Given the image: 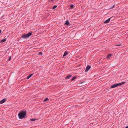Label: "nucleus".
<instances>
[{
	"label": "nucleus",
	"mask_w": 128,
	"mask_h": 128,
	"mask_svg": "<svg viewBox=\"0 0 128 128\" xmlns=\"http://www.w3.org/2000/svg\"><path fill=\"white\" fill-rule=\"evenodd\" d=\"M26 111L24 110L21 111L18 114V116L19 118L21 119L24 118L26 116Z\"/></svg>",
	"instance_id": "obj_1"
},
{
	"label": "nucleus",
	"mask_w": 128,
	"mask_h": 128,
	"mask_svg": "<svg viewBox=\"0 0 128 128\" xmlns=\"http://www.w3.org/2000/svg\"><path fill=\"white\" fill-rule=\"evenodd\" d=\"M125 83L124 82H123L120 83L118 84H114L112 85L111 86V88H113L119 86H121L124 84Z\"/></svg>",
	"instance_id": "obj_2"
},
{
	"label": "nucleus",
	"mask_w": 128,
	"mask_h": 128,
	"mask_svg": "<svg viewBox=\"0 0 128 128\" xmlns=\"http://www.w3.org/2000/svg\"><path fill=\"white\" fill-rule=\"evenodd\" d=\"M32 33L31 32L28 33L27 34H25L22 36V38L25 39L27 38H28L32 34Z\"/></svg>",
	"instance_id": "obj_3"
},
{
	"label": "nucleus",
	"mask_w": 128,
	"mask_h": 128,
	"mask_svg": "<svg viewBox=\"0 0 128 128\" xmlns=\"http://www.w3.org/2000/svg\"><path fill=\"white\" fill-rule=\"evenodd\" d=\"M91 66L90 65H88L86 67L85 71V72H87L91 68Z\"/></svg>",
	"instance_id": "obj_4"
},
{
	"label": "nucleus",
	"mask_w": 128,
	"mask_h": 128,
	"mask_svg": "<svg viewBox=\"0 0 128 128\" xmlns=\"http://www.w3.org/2000/svg\"><path fill=\"white\" fill-rule=\"evenodd\" d=\"M6 100V99L4 98L0 101V104H2L4 103Z\"/></svg>",
	"instance_id": "obj_5"
},
{
	"label": "nucleus",
	"mask_w": 128,
	"mask_h": 128,
	"mask_svg": "<svg viewBox=\"0 0 128 128\" xmlns=\"http://www.w3.org/2000/svg\"><path fill=\"white\" fill-rule=\"evenodd\" d=\"M112 17H111L110 18H109L106 21H105L104 22V23L105 24H107L110 21L111 19L112 18Z\"/></svg>",
	"instance_id": "obj_6"
},
{
	"label": "nucleus",
	"mask_w": 128,
	"mask_h": 128,
	"mask_svg": "<svg viewBox=\"0 0 128 128\" xmlns=\"http://www.w3.org/2000/svg\"><path fill=\"white\" fill-rule=\"evenodd\" d=\"M72 76V75H69L68 76H66L65 78L66 80H67L68 79L70 78H71Z\"/></svg>",
	"instance_id": "obj_7"
},
{
	"label": "nucleus",
	"mask_w": 128,
	"mask_h": 128,
	"mask_svg": "<svg viewBox=\"0 0 128 128\" xmlns=\"http://www.w3.org/2000/svg\"><path fill=\"white\" fill-rule=\"evenodd\" d=\"M68 54V52H66V51L65 52H64V55L63 56V57L66 56Z\"/></svg>",
	"instance_id": "obj_8"
},
{
	"label": "nucleus",
	"mask_w": 128,
	"mask_h": 128,
	"mask_svg": "<svg viewBox=\"0 0 128 128\" xmlns=\"http://www.w3.org/2000/svg\"><path fill=\"white\" fill-rule=\"evenodd\" d=\"M66 24L67 26H69L70 25V23L69 22V21L68 20H67L65 23Z\"/></svg>",
	"instance_id": "obj_9"
},
{
	"label": "nucleus",
	"mask_w": 128,
	"mask_h": 128,
	"mask_svg": "<svg viewBox=\"0 0 128 128\" xmlns=\"http://www.w3.org/2000/svg\"><path fill=\"white\" fill-rule=\"evenodd\" d=\"M33 75V74H31L30 75L28 76L27 78V79H29V78H30Z\"/></svg>",
	"instance_id": "obj_10"
},
{
	"label": "nucleus",
	"mask_w": 128,
	"mask_h": 128,
	"mask_svg": "<svg viewBox=\"0 0 128 128\" xmlns=\"http://www.w3.org/2000/svg\"><path fill=\"white\" fill-rule=\"evenodd\" d=\"M112 56V54H110L107 56V58H109Z\"/></svg>",
	"instance_id": "obj_11"
},
{
	"label": "nucleus",
	"mask_w": 128,
	"mask_h": 128,
	"mask_svg": "<svg viewBox=\"0 0 128 128\" xmlns=\"http://www.w3.org/2000/svg\"><path fill=\"white\" fill-rule=\"evenodd\" d=\"M6 39L5 38V39H4L2 40L1 41V42H5L6 41Z\"/></svg>",
	"instance_id": "obj_12"
},
{
	"label": "nucleus",
	"mask_w": 128,
	"mask_h": 128,
	"mask_svg": "<svg viewBox=\"0 0 128 128\" xmlns=\"http://www.w3.org/2000/svg\"><path fill=\"white\" fill-rule=\"evenodd\" d=\"M76 76H74L73 78H72V80H71V81H73L75 79H76Z\"/></svg>",
	"instance_id": "obj_13"
},
{
	"label": "nucleus",
	"mask_w": 128,
	"mask_h": 128,
	"mask_svg": "<svg viewBox=\"0 0 128 128\" xmlns=\"http://www.w3.org/2000/svg\"><path fill=\"white\" fill-rule=\"evenodd\" d=\"M49 100V99L48 98H46L44 100V102H46V101H48Z\"/></svg>",
	"instance_id": "obj_14"
},
{
	"label": "nucleus",
	"mask_w": 128,
	"mask_h": 128,
	"mask_svg": "<svg viewBox=\"0 0 128 128\" xmlns=\"http://www.w3.org/2000/svg\"><path fill=\"white\" fill-rule=\"evenodd\" d=\"M115 5H114V6H112V7H111L110 8V9H112L113 8H115Z\"/></svg>",
	"instance_id": "obj_15"
},
{
	"label": "nucleus",
	"mask_w": 128,
	"mask_h": 128,
	"mask_svg": "<svg viewBox=\"0 0 128 128\" xmlns=\"http://www.w3.org/2000/svg\"><path fill=\"white\" fill-rule=\"evenodd\" d=\"M57 7V6L55 5L52 8V9L54 10Z\"/></svg>",
	"instance_id": "obj_16"
},
{
	"label": "nucleus",
	"mask_w": 128,
	"mask_h": 128,
	"mask_svg": "<svg viewBox=\"0 0 128 128\" xmlns=\"http://www.w3.org/2000/svg\"><path fill=\"white\" fill-rule=\"evenodd\" d=\"M38 54L42 56V52H40Z\"/></svg>",
	"instance_id": "obj_17"
},
{
	"label": "nucleus",
	"mask_w": 128,
	"mask_h": 128,
	"mask_svg": "<svg viewBox=\"0 0 128 128\" xmlns=\"http://www.w3.org/2000/svg\"><path fill=\"white\" fill-rule=\"evenodd\" d=\"M36 120V119H30V120L31 121H34Z\"/></svg>",
	"instance_id": "obj_18"
},
{
	"label": "nucleus",
	"mask_w": 128,
	"mask_h": 128,
	"mask_svg": "<svg viewBox=\"0 0 128 128\" xmlns=\"http://www.w3.org/2000/svg\"><path fill=\"white\" fill-rule=\"evenodd\" d=\"M122 45L121 44H118L115 45V46H121Z\"/></svg>",
	"instance_id": "obj_19"
},
{
	"label": "nucleus",
	"mask_w": 128,
	"mask_h": 128,
	"mask_svg": "<svg viewBox=\"0 0 128 128\" xmlns=\"http://www.w3.org/2000/svg\"><path fill=\"white\" fill-rule=\"evenodd\" d=\"M74 7V5H71L70 6V7L72 8H73Z\"/></svg>",
	"instance_id": "obj_20"
},
{
	"label": "nucleus",
	"mask_w": 128,
	"mask_h": 128,
	"mask_svg": "<svg viewBox=\"0 0 128 128\" xmlns=\"http://www.w3.org/2000/svg\"><path fill=\"white\" fill-rule=\"evenodd\" d=\"M11 57L10 56V58H9L8 59V60L9 61H10L11 60Z\"/></svg>",
	"instance_id": "obj_21"
},
{
	"label": "nucleus",
	"mask_w": 128,
	"mask_h": 128,
	"mask_svg": "<svg viewBox=\"0 0 128 128\" xmlns=\"http://www.w3.org/2000/svg\"><path fill=\"white\" fill-rule=\"evenodd\" d=\"M84 82H81L80 84H82Z\"/></svg>",
	"instance_id": "obj_22"
},
{
	"label": "nucleus",
	"mask_w": 128,
	"mask_h": 128,
	"mask_svg": "<svg viewBox=\"0 0 128 128\" xmlns=\"http://www.w3.org/2000/svg\"><path fill=\"white\" fill-rule=\"evenodd\" d=\"M125 128H128V126H126Z\"/></svg>",
	"instance_id": "obj_23"
},
{
	"label": "nucleus",
	"mask_w": 128,
	"mask_h": 128,
	"mask_svg": "<svg viewBox=\"0 0 128 128\" xmlns=\"http://www.w3.org/2000/svg\"><path fill=\"white\" fill-rule=\"evenodd\" d=\"M54 0H50V1H53Z\"/></svg>",
	"instance_id": "obj_24"
}]
</instances>
